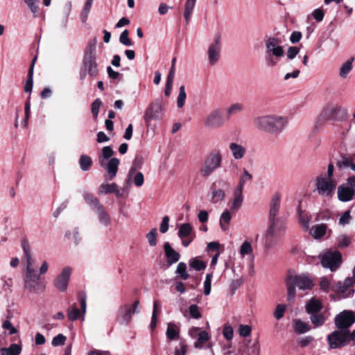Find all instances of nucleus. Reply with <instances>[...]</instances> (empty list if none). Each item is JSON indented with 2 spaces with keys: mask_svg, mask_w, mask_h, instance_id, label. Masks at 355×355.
Instances as JSON below:
<instances>
[{
  "mask_svg": "<svg viewBox=\"0 0 355 355\" xmlns=\"http://www.w3.org/2000/svg\"><path fill=\"white\" fill-rule=\"evenodd\" d=\"M196 0H187L184 8V17L188 24L191 20Z\"/></svg>",
  "mask_w": 355,
  "mask_h": 355,
  "instance_id": "obj_33",
  "label": "nucleus"
},
{
  "mask_svg": "<svg viewBox=\"0 0 355 355\" xmlns=\"http://www.w3.org/2000/svg\"><path fill=\"white\" fill-rule=\"evenodd\" d=\"M187 94L185 92V87L184 85H182L180 87L179 94L177 98V106L178 108H181L184 106Z\"/></svg>",
  "mask_w": 355,
  "mask_h": 355,
  "instance_id": "obj_51",
  "label": "nucleus"
},
{
  "mask_svg": "<svg viewBox=\"0 0 355 355\" xmlns=\"http://www.w3.org/2000/svg\"><path fill=\"white\" fill-rule=\"evenodd\" d=\"M157 228H153L151 230L146 234V239L148 242L150 246H155L157 243Z\"/></svg>",
  "mask_w": 355,
  "mask_h": 355,
  "instance_id": "obj_53",
  "label": "nucleus"
},
{
  "mask_svg": "<svg viewBox=\"0 0 355 355\" xmlns=\"http://www.w3.org/2000/svg\"><path fill=\"white\" fill-rule=\"evenodd\" d=\"M175 273L183 280H187L189 277V274L187 272V265L184 262L178 264Z\"/></svg>",
  "mask_w": 355,
  "mask_h": 355,
  "instance_id": "obj_44",
  "label": "nucleus"
},
{
  "mask_svg": "<svg viewBox=\"0 0 355 355\" xmlns=\"http://www.w3.org/2000/svg\"><path fill=\"white\" fill-rule=\"evenodd\" d=\"M289 119L286 116L266 114L257 116L254 119L257 130L270 134L279 135L288 126Z\"/></svg>",
  "mask_w": 355,
  "mask_h": 355,
  "instance_id": "obj_1",
  "label": "nucleus"
},
{
  "mask_svg": "<svg viewBox=\"0 0 355 355\" xmlns=\"http://www.w3.org/2000/svg\"><path fill=\"white\" fill-rule=\"evenodd\" d=\"M231 218L232 216L230 211L226 209L222 213L220 218V225L223 231L227 230Z\"/></svg>",
  "mask_w": 355,
  "mask_h": 355,
  "instance_id": "obj_37",
  "label": "nucleus"
},
{
  "mask_svg": "<svg viewBox=\"0 0 355 355\" xmlns=\"http://www.w3.org/2000/svg\"><path fill=\"white\" fill-rule=\"evenodd\" d=\"M36 61V58H35L31 62V64L29 67L28 72V77L27 80L25 83L24 86V91L26 92H31L33 89V70H34V66Z\"/></svg>",
  "mask_w": 355,
  "mask_h": 355,
  "instance_id": "obj_32",
  "label": "nucleus"
},
{
  "mask_svg": "<svg viewBox=\"0 0 355 355\" xmlns=\"http://www.w3.org/2000/svg\"><path fill=\"white\" fill-rule=\"evenodd\" d=\"M243 109V105L240 103H235L230 105L227 109V116H225L227 120L228 121L231 116L241 112Z\"/></svg>",
  "mask_w": 355,
  "mask_h": 355,
  "instance_id": "obj_34",
  "label": "nucleus"
},
{
  "mask_svg": "<svg viewBox=\"0 0 355 355\" xmlns=\"http://www.w3.org/2000/svg\"><path fill=\"white\" fill-rule=\"evenodd\" d=\"M334 322L338 330H349L355 322V316L352 311H343L336 316Z\"/></svg>",
  "mask_w": 355,
  "mask_h": 355,
  "instance_id": "obj_14",
  "label": "nucleus"
},
{
  "mask_svg": "<svg viewBox=\"0 0 355 355\" xmlns=\"http://www.w3.org/2000/svg\"><path fill=\"white\" fill-rule=\"evenodd\" d=\"M286 310V306L285 304H277L274 311V317L278 320H280L284 317Z\"/></svg>",
  "mask_w": 355,
  "mask_h": 355,
  "instance_id": "obj_57",
  "label": "nucleus"
},
{
  "mask_svg": "<svg viewBox=\"0 0 355 355\" xmlns=\"http://www.w3.org/2000/svg\"><path fill=\"white\" fill-rule=\"evenodd\" d=\"M353 58L347 60L345 62H344L340 69H339V76L341 78L345 79L347 77L348 74L352 70L353 65Z\"/></svg>",
  "mask_w": 355,
  "mask_h": 355,
  "instance_id": "obj_35",
  "label": "nucleus"
},
{
  "mask_svg": "<svg viewBox=\"0 0 355 355\" xmlns=\"http://www.w3.org/2000/svg\"><path fill=\"white\" fill-rule=\"evenodd\" d=\"M71 272V268L66 266L54 279V286L59 291L64 292L67 291Z\"/></svg>",
  "mask_w": 355,
  "mask_h": 355,
  "instance_id": "obj_15",
  "label": "nucleus"
},
{
  "mask_svg": "<svg viewBox=\"0 0 355 355\" xmlns=\"http://www.w3.org/2000/svg\"><path fill=\"white\" fill-rule=\"evenodd\" d=\"M348 116L346 108L332 103H327L321 112V117L325 120L344 121Z\"/></svg>",
  "mask_w": 355,
  "mask_h": 355,
  "instance_id": "obj_7",
  "label": "nucleus"
},
{
  "mask_svg": "<svg viewBox=\"0 0 355 355\" xmlns=\"http://www.w3.org/2000/svg\"><path fill=\"white\" fill-rule=\"evenodd\" d=\"M67 312L70 321H75L80 316V311L76 306L68 308Z\"/></svg>",
  "mask_w": 355,
  "mask_h": 355,
  "instance_id": "obj_48",
  "label": "nucleus"
},
{
  "mask_svg": "<svg viewBox=\"0 0 355 355\" xmlns=\"http://www.w3.org/2000/svg\"><path fill=\"white\" fill-rule=\"evenodd\" d=\"M166 334L168 339L171 340H175L179 336V329L175 324L168 323Z\"/></svg>",
  "mask_w": 355,
  "mask_h": 355,
  "instance_id": "obj_39",
  "label": "nucleus"
},
{
  "mask_svg": "<svg viewBox=\"0 0 355 355\" xmlns=\"http://www.w3.org/2000/svg\"><path fill=\"white\" fill-rule=\"evenodd\" d=\"M213 277V273H207L205 277V279L204 282V294L205 295H209L211 289V279Z\"/></svg>",
  "mask_w": 355,
  "mask_h": 355,
  "instance_id": "obj_54",
  "label": "nucleus"
},
{
  "mask_svg": "<svg viewBox=\"0 0 355 355\" xmlns=\"http://www.w3.org/2000/svg\"><path fill=\"white\" fill-rule=\"evenodd\" d=\"M310 319L315 327L322 326L325 322L324 315L320 312L311 314Z\"/></svg>",
  "mask_w": 355,
  "mask_h": 355,
  "instance_id": "obj_47",
  "label": "nucleus"
},
{
  "mask_svg": "<svg viewBox=\"0 0 355 355\" xmlns=\"http://www.w3.org/2000/svg\"><path fill=\"white\" fill-rule=\"evenodd\" d=\"M223 153L220 149L209 151L203 158L199 167V173L202 178H207L221 168Z\"/></svg>",
  "mask_w": 355,
  "mask_h": 355,
  "instance_id": "obj_4",
  "label": "nucleus"
},
{
  "mask_svg": "<svg viewBox=\"0 0 355 355\" xmlns=\"http://www.w3.org/2000/svg\"><path fill=\"white\" fill-rule=\"evenodd\" d=\"M12 341L17 342L12 343L8 347H3L0 349L1 355H19L22 350L20 335L12 338Z\"/></svg>",
  "mask_w": 355,
  "mask_h": 355,
  "instance_id": "obj_19",
  "label": "nucleus"
},
{
  "mask_svg": "<svg viewBox=\"0 0 355 355\" xmlns=\"http://www.w3.org/2000/svg\"><path fill=\"white\" fill-rule=\"evenodd\" d=\"M355 339L353 331L349 330H335L327 336V342L330 349H338L346 346L352 340Z\"/></svg>",
  "mask_w": 355,
  "mask_h": 355,
  "instance_id": "obj_6",
  "label": "nucleus"
},
{
  "mask_svg": "<svg viewBox=\"0 0 355 355\" xmlns=\"http://www.w3.org/2000/svg\"><path fill=\"white\" fill-rule=\"evenodd\" d=\"M355 191L345 185H340L338 188V198L342 202L351 200L354 195Z\"/></svg>",
  "mask_w": 355,
  "mask_h": 355,
  "instance_id": "obj_23",
  "label": "nucleus"
},
{
  "mask_svg": "<svg viewBox=\"0 0 355 355\" xmlns=\"http://www.w3.org/2000/svg\"><path fill=\"white\" fill-rule=\"evenodd\" d=\"M21 247L24 254V261L26 263V270L24 278V286L30 291L37 292L40 286V276L33 268L31 248L26 241L22 242Z\"/></svg>",
  "mask_w": 355,
  "mask_h": 355,
  "instance_id": "obj_3",
  "label": "nucleus"
},
{
  "mask_svg": "<svg viewBox=\"0 0 355 355\" xmlns=\"http://www.w3.org/2000/svg\"><path fill=\"white\" fill-rule=\"evenodd\" d=\"M336 183L333 179L326 178L325 175L317 177L314 191L324 197H331L336 189Z\"/></svg>",
  "mask_w": 355,
  "mask_h": 355,
  "instance_id": "obj_10",
  "label": "nucleus"
},
{
  "mask_svg": "<svg viewBox=\"0 0 355 355\" xmlns=\"http://www.w3.org/2000/svg\"><path fill=\"white\" fill-rule=\"evenodd\" d=\"M101 105V101L100 98H96L92 103V113L94 118L98 116L99 109Z\"/></svg>",
  "mask_w": 355,
  "mask_h": 355,
  "instance_id": "obj_64",
  "label": "nucleus"
},
{
  "mask_svg": "<svg viewBox=\"0 0 355 355\" xmlns=\"http://www.w3.org/2000/svg\"><path fill=\"white\" fill-rule=\"evenodd\" d=\"M99 194H109L114 193L117 197L121 196V193L118 186L115 183H103L98 189Z\"/></svg>",
  "mask_w": 355,
  "mask_h": 355,
  "instance_id": "obj_24",
  "label": "nucleus"
},
{
  "mask_svg": "<svg viewBox=\"0 0 355 355\" xmlns=\"http://www.w3.org/2000/svg\"><path fill=\"white\" fill-rule=\"evenodd\" d=\"M2 328L8 330L9 331L10 335L17 334L16 336L19 335L17 329L12 325V322L8 320H6L3 321L2 324Z\"/></svg>",
  "mask_w": 355,
  "mask_h": 355,
  "instance_id": "obj_56",
  "label": "nucleus"
},
{
  "mask_svg": "<svg viewBox=\"0 0 355 355\" xmlns=\"http://www.w3.org/2000/svg\"><path fill=\"white\" fill-rule=\"evenodd\" d=\"M164 250L167 260V263L169 266L173 265L180 260V254L171 246L168 242H166L164 243Z\"/></svg>",
  "mask_w": 355,
  "mask_h": 355,
  "instance_id": "obj_21",
  "label": "nucleus"
},
{
  "mask_svg": "<svg viewBox=\"0 0 355 355\" xmlns=\"http://www.w3.org/2000/svg\"><path fill=\"white\" fill-rule=\"evenodd\" d=\"M190 315L195 319H200L202 315L199 311L198 306L196 304H192L189 308Z\"/></svg>",
  "mask_w": 355,
  "mask_h": 355,
  "instance_id": "obj_63",
  "label": "nucleus"
},
{
  "mask_svg": "<svg viewBox=\"0 0 355 355\" xmlns=\"http://www.w3.org/2000/svg\"><path fill=\"white\" fill-rule=\"evenodd\" d=\"M66 340L67 337L62 334H59L53 338L51 344L54 347L61 346L64 345Z\"/></svg>",
  "mask_w": 355,
  "mask_h": 355,
  "instance_id": "obj_59",
  "label": "nucleus"
},
{
  "mask_svg": "<svg viewBox=\"0 0 355 355\" xmlns=\"http://www.w3.org/2000/svg\"><path fill=\"white\" fill-rule=\"evenodd\" d=\"M120 161L116 157H112L107 161L103 162V164L100 163V166L105 170L110 180H113L118 172Z\"/></svg>",
  "mask_w": 355,
  "mask_h": 355,
  "instance_id": "obj_17",
  "label": "nucleus"
},
{
  "mask_svg": "<svg viewBox=\"0 0 355 355\" xmlns=\"http://www.w3.org/2000/svg\"><path fill=\"white\" fill-rule=\"evenodd\" d=\"M96 38H94L87 45L85 49L84 57L80 71V79L84 80L88 74L92 78H95L98 74V64L96 62Z\"/></svg>",
  "mask_w": 355,
  "mask_h": 355,
  "instance_id": "obj_2",
  "label": "nucleus"
},
{
  "mask_svg": "<svg viewBox=\"0 0 355 355\" xmlns=\"http://www.w3.org/2000/svg\"><path fill=\"white\" fill-rule=\"evenodd\" d=\"M139 301L135 300L133 302L132 307L129 304L121 306L117 311V320L123 324H128L132 318V314L139 313L138 307Z\"/></svg>",
  "mask_w": 355,
  "mask_h": 355,
  "instance_id": "obj_12",
  "label": "nucleus"
},
{
  "mask_svg": "<svg viewBox=\"0 0 355 355\" xmlns=\"http://www.w3.org/2000/svg\"><path fill=\"white\" fill-rule=\"evenodd\" d=\"M355 283V279L352 277H347L345 279L343 284L339 283L338 292L340 294L347 297L352 291V286Z\"/></svg>",
  "mask_w": 355,
  "mask_h": 355,
  "instance_id": "obj_27",
  "label": "nucleus"
},
{
  "mask_svg": "<svg viewBox=\"0 0 355 355\" xmlns=\"http://www.w3.org/2000/svg\"><path fill=\"white\" fill-rule=\"evenodd\" d=\"M239 252L242 257H245L247 254H251L252 253L251 243L247 241H244L240 247Z\"/></svg>",
  "mask_w": 355,
  "mask_h": 355,
  "instance_id": "obj_55",
  "label": "nucleus"
},
{
  "mask_svg": "<svg viewBox=\"0 0 355 355\" xmlns=\"http://www.w3.org/2000/svg\"><path fill=\"white\" fill-rule=\"evenodd\" d=\"M280 57H275L273 55L266 53V63L267 66L272 67L277 64Z\"/></svg>",
  "mask_w": 355,
  "mask_h": 355,
  "instance_id": "obj_61",
  "label": "nucleus"
},
{
  "mask_svg": "<svg viewBox=\"0 0 355 355\" xmlns=\"http://www.w3.org/2000/svg\"><path fill=\"white\" fill-rule=\"evenodd\" d=\"M298 215L300 224L304 228V231H307L309 228L310 217L307 215H304L300 207L298 208Z\"/></svg>",
  "mask_w": 355,
  "mask_h": 355,
  "instance_id": "obj_50",
  "label": "nucleus"
},
{
  "mask_svg": "<svg viewBox=\"0 0 355 355\" xmlns=\"http://www.w3.org/2000/svg\"><path fill=\"white\" fill-rule=\"evenodd\" d=\"M229 148L235 159H241L246 154L245 147L236 142H231Z\"/></svg>",
  "mask_w": 355,
  "mask_h": 355,
  "instance_id": "obj_25",
  "label": "nucleus"
},
{
  "mask_svg": "<svg viewBox=\"0 0 355 355\" xmlns=\"http://www.w3.org/2000/svg\"><path fill=\"white\" fill-rule=\"evenodd\" d=\"M266 53L275 57H282L284 55L283 48L279 45V41L275 37H270L266 44Z\"/></svg>",
  "mask_w": 355,
  "mask_h": 355,
  "instance_id": "obj_20",
  "label": "nucleus"
},
{
  "mask_svg": "<svg viewBox=\"0 0 355 355\" xmlns=\"http://www.w3.org/2000/svg\"><path fill=\"white\" fill-rule=\"evenodd\" d=\"M252 329L248 324H240L239 327V335L242 337H248L251 334Z\"/></svg>",
  "mask_w": 355,
  "mask_h": 355,
  "instance_id": "obj_62",
  "label": "nucleus"
},
{
  "mask_svg": "<svg viewBox=\"0 0 355 355\" xmlns=\"http://www.w3.org/2000/svg\"><path fill=\"white\" fill-rule=\"evenodd\" d=\"M282 195L279 192H275L271 197L269 205V221H272L278 218L280 209Z\"/></svg>",
  "mask_w": 355,
  "mask_h": 355,
  "instance_id": "obj_16",
  "label": "nucleus"
},
{
  "mask_svg": "<svg viewBox=\"0 0 355 355\" xmlns=\"http://www.w3.org/2000/svg\"><path fill=\"white\" fill-rule=\"evenodd\" d=\"M320 287L322 291L328 293L331 288V281L327 277H321Z\"/></svg>",
  "mask_w": 355,
  "mask_h": 355,
  "instance_id": "obj_60",
  "label": "nucleus"
},
{
  "mask_svg": "<svg viewBox=\"0 0 355 355\" xmlns=\"http://www.w3.org/2000/svg\"><path fill=\"white\" fill-rule=\"evenodd\" d=\"M193 234H195L193 228L190 223H185L180 225L178 232V235L180 239H183V237H189Z\"/></svg>",
  "mask_w": 355,
  "mask_h": 355,
  "instance_id": "obj_31",
  "label": "nucleus"
},
{
  "mask_svg": "<svg viewBox=\"0 0 355 355\" xmlns=\"http://www.w3.org/2000/svg\"><path fill=\"white\" fill-rule=\"evenodd\" d=\"M336 243L338 248H346L351 244V238L346 234H340L336 237Z\"/></svg>",
  "mask_w": 355,
  "mask_h": 355,
  "instance_id": "obj_43",
  "label": "nucleus"
},
{
  "mask_svg": "<svg viewBox=\"0 0 355 355\" xmlns=\"http://www.w3.org/2000/svg\"><path fill=\"white\" fill-rule=\"evenodd\" d=\"M79 164L83 171H88L92 165V158L86 155H82L80 157Z\"/></svg>",
  "mask_w": 355,
  "mask_h": 355,
  "instance_id": "obj_41",
  "label": "nucleus"
},
{
  "mask_svg": "<svg viewBox=\"0 0 355 355\" xmlns=\"http://www.w3.org/2000/svg\"><path fill=\"white\" fill-rule=\"evenodd\" d=\"M114 151L110 146H105L102 148L101 155L98 157V162L103 164V162L107 161L112 158Z\"/></svg>",
  "mask_w": 355,
  "mask_h": 355,
  "instance_id": "obj_36",
  "label": "nucleus"
},
{
  "mask_svg": "<svg viewBox=\"0 0 355 355\" xmlns=\"http://www.w3.org/2000/svg\"><path fill=\"white\" fill-rule=\"evenodd\" d=\"M209 339V334L205 331H201L198 333V340L194 343L196 348H202V345Z\"/></svg>",
  "mask_w": 355,
  "mask_h": 355,
  "instance_id": "obj_46",
  "label": "nucleus"
},
{
  "mask_svg": "<svg viewBox=\"0 0 355 355\" xmlns=\"http://www.w3.org/2000/svg\"><path fill=\"white\" fill-rule=\"evenodd\" d=\"M252 178V175L245 169H243L242 175L239 178L237 188L243 189L244 185L250 182Z\"/></svg>",
  "mask_w": 355,
  "mask_h": 355,
  "instance_id": "obj_45",
  "label": "nucleus"
},
{
  "mask_svg": "<svg viewBox=\"0 0 355 355\" xmlns=\"http://www.w3.org/2000/svg\"><path fill=\"white\" fill-rule=\"evenodd\" d=\"M129 31L128 30H124L120 35L119 42L126 46H131L132 45V42L128 37Z\"/></svg>",
  "mask_w": 355,
  "mask_h": 355,
  "instance_id": "obj_58",
  "label": "nucleus"
},
{
  "mask_svg": "<svg viewBox=\"0 0 355 355\" xmlns=\"http://www.w3.org/2000/svg\"><path fill=\"white\" fill-rule=\"evenodd\" d=\"M24 3L29 8L31 12L33 14V16L37 17L38 10H39V7H38L39 0H24Z\"/></svg>",
  "mask_w": 355,
  "mask_h": 355,
  "instance_id": "obj_52",
  "label": "nucleus"
},
{
  "mask_svg": "<svg viewBox=\"0 0 355 355\" xmlns=\"http://www.w3.org/2000/svg\"><path fill=\"white\" fill-rule=\"evenodd\" d=\"M190 268L200 271L206 268V263L198 257L192 258L189 262Z\"/></svg>",
  "mask_w": 355,
  "mask_h": 355,
  "instance_id": "obj_42",
  "label": "nucleus"
},
{
  "mask_svg": "<svg viewBox=\"0 0 355 355\" xmlns=\"http://www.w3.org/2000/svg\"><path fill=\"white\" fill-rule=\"evenodd\" d=\"M83 196L84 198L85 202L89 205L92 209L95 211L96 209L98 208V207H101L103 205L101 204L99 200L96 197L93 196L92 194L89 193L87 191H83Z\"/></svg>",
  "mask_w": 355,
  "mask_h": 355,
  "instance_id": "obj_29",
  "label": "nucleus"
},
{
  "mask_svg": "<svg viewBox=\"0 0 355 355\" xmlns=\"http://www.w3.org/2000/svg\"><path fill=\"white\" fill-rule=\"evenodd\" d=\"M164 117L162 100L157 99L152 102L144 114V120L148 122L152 120H161Z\"/></svg>",
  "mask_w": 355,
  "mask_h": 355,
  "instance_id": "obj_13",
  "label": "nucleus"
},
{
  "mask_svg": "<svg viewBox=\"0 0 355 355\" xmlns=\"http://www.w3.org/2000/svg\"><path fill=\"white\" fill-rule=\"evenodd\" d=\"M322 309V305L321 302L315 298L311 299L306 304V311L310 315L320 312Z\"/></svg>",
  "mask_w": 355,
  "mask_h": 355,
  "instance_id": "obj_28",
  "label": "nucleus"
},
{
  "mask_svg": "<svg viewBox=\"0 0 355 355\" xmlns=\"http://www.w3.org/2000/svg\"><path fill=\"white\" fill-rule=\"evenodd\" d=\"M211 201L213 203H217L222 201L225 196V191L221 189H213L211 193Z\"/></svg>",
  "mask_w": 355,
  "mask_h": 355,
  "instance_id": "obj_40",
  "label": "nucleus"
},
{
  "mask_svg": "<svg viewBox=\"0 0 355 355\" xmlns=\"http://www.w3.org/2000/svg\"><path fill=\"white\" fill-rule=\"evenodd\" d=\"M322 266L331 271H336L342 263V254L337 250H329L319 256Z\"/></svg>",
  "mask_w": 355,
  "mask_h": 355,
  "instance_id": "obj_9",
  "label": "nucleus"
},
{
  "mask_svg": "<svg viewBox=\"0 0 355 355\" xmlns=\"http://www.w3.org/2000/svg\"><path fill=\"white\" fill-rule=\"evenodd\" d=\"M221 47V35L220 33H216L214 35L213 42L207 48V60L209 65L214 66L219 61Z\"/></svg>",
  "mask_w": 355,
  "mask_h": 355,
  "instance_id": "obj_11",
  "label": "nucleus"
},
{
  "mask_svg": "<svg viewBox=\"0 0 355 355\" xmlns=\"http://www.w3.org/2000/svg\"><path fill=\"white\" fill-rule=\"evenodd\" d=\"M92 3H93V1L87 0L84 6V8L81 12V14H80V19L83 23L86 22V21L88 18L89 13L90 12Z\"/></svg>",
  "mask_w": 355,
  "mask_h": 355,
  "instance_id": "obj_49",
  "label": "nucleus"
},
{
  "mask_svg": "<svg viewBox=\"0 0 355 355\" xmlns=\"http://www.w3.org/2000/svg\"><path fill=\"white\" fill-rule=\"evenodd\" d=\"M94 211L96 213L101 225L107 227L111 224V217L103 205L98 207Z\"/></svg>",
  "mask_w": 355,
  "mask_h": 355,
  "instance_id": "obj_26",
  "label": "nucleus"
},
{
  "mask_svg": "<svg viewBox=\"0 0 355 355\" xmlns=\"http://www.w3.org/2000/svg\"><path fill=\"white\" fill-rule=\"evenodd\" d=\"M287 287V300L293 301L295 298L296 287L300 290H310L313 284L312 279L305 275L290 274L286 279Z\"/></svg>",
  "mask_w": 355,
  "mask_h": 355,
  "instance_id": "obj_5",
  "label": "nucleus"
},
{
  "mask_svg": "<svg viewBox=\"0 0 355 355\" xmlns=\"http://www.w3.org/2000/svg\"><path fill=\"white\" fill-rule=\"evenodd\" d=\"M286 230V225L279 218L272 221H269V227L266 232L267 236H278L282 235Z\"/></svg>",
  "mask_w": 355,
  "mask_h": 355,
  "instance_id": "obj_18",
  "label": "nucleus"
},
{
  "mask_svg": "<svg viewBox=\"0 0 355 355\" xmlns=\"http://www.w3.org/2000/svg\"><path fill=\"white\" fill-rule=\"evenodd\" d=\"M293 328L294 331L297 334H304L310 330L309 324L300 320H297L294 322Z\"/></svg>",
  "mask_w": 355,
  "mask_h": 355,
  "instance_id": "obj_38",
  "label": "nucleus"
},
{
  "mask_svg": "<svg viewBox=\"0 0 355 355\" xmlns=\"http://www.w3.org/2000/svg\"><path fill=\"white\" fill-rule=\"evenodd\" d=\"M329 233V236L331 234V230H327V225L324 223L318 224L312 226L310 230V234L315 239H320L324 236L326 233Z\"/></svg>",
  "mask_w": 355,
  "mask_h": 355,
  "instance_id": "obj_22",
  "label": "nucleus"
},
{
  "mask_svg": "<svg viewBox=\"0 0 355 355\" xmlns=\"http://www.w3.org/2000/svg\"><path fill=\"white\" fill-rule=\"evenodd\" d=\"M243 201V189L236 187L234 191V198L231 209L233 210H238L241 207Z\"/></svg>",
  "mask_w": 355,
  "mask_h": 355,
  "instance_id": "obj_30",
  "label": "nucleus"
},
{
  "mask_svg": "<svg viewBox=\"0 0 355 355\" xmlns=\"http://www.w3.org/2000/svg\"><path fill=\"white\" fill-rule=\"evenodd\" d=\"M226 121L227 120L220 108L212 110L203 119L204 125L209 130L221 128Z\"/></svg>",
  "mask_w": 355,
  "mask_h": 355,
  "instance_id": "obj_8",
  "label": "nucleus"
}]
</instances>
